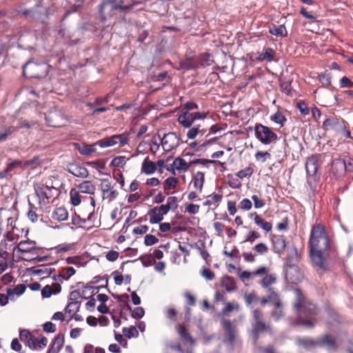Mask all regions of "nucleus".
<instances>
[{"instance_id":"1","label":"nucleus","mask_w":353,"mask_h":353,"mask_svg":"<svg viewBox=\"0 0 353 353\" xmlns=\"http://www.w3.org/2000/svg\"><path fill=\"white\" fill-rule=\"evenodd\" d=\"M310 255L312 263L320 269L326 270L325 261L330 256L329 238L322 225L312 227L309 241Z\"/></svg>"},{"instance_id":"2","label":"nucleus","mask_w":353,"mask_h":353,"mask_svg":"<svg viewBox=\"0 0 353 353\" xmlns=\"http://www.w3.org/2000/svg\"><path fill=\"white\" fill-rule=\"evenodd\" d=\"M296 301L294 303L298 318L296 323L311 328L314 326V316L317 315L315 305L307 301L300 289H295Z\"/></svg>"},{"instance_id":"3","label":"nucleus","mask_w":353,"mask_h":353,"mask_svg":"<svg viewBox=\"0 0 353 353\" xmlns=\"http://www.w3.org/2000/svg\"><path fill=\"white\" fill-rule=\"evenodd\" d=\"M123 0H105L103 1L99 6V12L103 19H105L106 16L111 17L114 14V11H119L121 12H127L134 6L143 3L142 1H133L132 3L128 5H123Z\"/></svg>"},{"instance_id":"4","label":"nucleus","mask_w":353,"mask_h":353,"mask_svg":"<svg viewBox=\"0 0 353 353\" xmlns=\"http://www.w3.org/2000/svg\"><path fill=\"white\" fill-rule=\"evenodd\" d=\"M252 328L249 332V334L254 344L257 343L261 334L267 332L270 335L274 334L272 327L263 321L260 310H254L252 311Z\"/></svg>"},{"instance_id":"5","label":"nucleus","mask_w":353,"mask_h":353,"mask_svg":"<svg viewBox=\"0 0 353 353\" xmlns=\"http://www.w3.org/2000/svg\"><path fill=\"white\" fill-rule=\"evenodd\" d=\"M325 154H314L307 158L305 167L307 174V182L312 186L316 183L319 176H317V170L322 163V157Z\"/></svg>"},{"instance_id":"6","label":"nucleus","mask_w":353,"mask_h":353,"mask_svg":"<svg viewBox=\"0 0 353 353\" xmlns=\"http://www.w3.org/2000/svg\"><path fill=\"white\" fill-rule=\"evenodd\" d=\"M298 253L297 249L295 246L293 248V254L292 255H288V261L289 264L287 265L285 270V276L288 283H296L301 281L302 275L299 272L297 266L294 264H292L294 262L297 261Z\"/></svg>"},{"instance_id":"7","label":"nucleus","mask_w":353,"mask_h":353,"mask_svg":"<svg viewBox=\"0 0 353 353\" xmlns=\"http://www.w3.org/2000/svg\"><path fill=\"white\" fill-rule=\"evenodd\" d=\"M256 138L263 145H269L272 142L278 140V136L270 128L261 123H256L254 126Z\"/></svg>"},{"instance_id":"8","label":"nucleus","mask_w":353,"mask_h":353,"mask_svg":"<svg viewBox=\"0 0 353 353\" xmlns=\"http://www.w3.org/2000/svg\"><path fill=\"white\" fill-rule=\"evenodd\" d=\"M331 157L330 174L336 178L343 176L346 172L345 160L342 159L341 155L337 153L332 154Z\"/></svg>"},{"instance_id":"9","label":"nucleus","mask_w":353,"mask_h":353,"mask_svg":"<svg viewBox=\"0 0 353 353\" xmlns=\"http://www.w3.org/2000/svg\"><path fill=\"white\" fill-rule=\"evenodd\" d=\"M158 137L161 140V145L165 151H170L175 149L180 145V138L175 132H170L164 134L163 137L158 134Z\"/></svg>"},{"instance_id":"10","label":"nucleus","mask_w":353,"mask_h":353,"mask_svg":"<svg viewBox=\"0 0 353 353\" xmlns=\"http://www.w3.org/2000/svg\"><path fill=\"white\" fill-rule=\"evenodd\" d=\"M221 325L224 330L227 332L228 338L224 340L227 342L232 348L235 341L236 336L238 333L236 326L233 325L230 320L223 319L221 321Z\"/></svg>"},{"instance_id":"11","label":"nucleus","mask_w":353,"mask_h":353,"mask_svg":"<svg viewBox=\"0 0 353 353\" xmlns=\"http://www.w3.org/2000/svg\"><path fill=\"white\" fill-rule=\"evenodd\" d=\"M322 127L326 131L330 130H340L341 129H345L344 120L336 117L327 118L323 123Z\"/></svg>"},{"instance_id":"12","label":"nucleus","mask_w":353,"mask_h":353,"mask_svg":"<svg viewBox=\"0 0 353 353\" xmlns=\"http://www.w3.org/2000/svg\"><path fill=\"white\" fill-rule=\"evenodd\" d=\"M81 296V292L79 290L72 291L69 295V300L70 302L65 308V312L71 314L72 312H79L81 306V302L77 299Z\"/></svg>"},{"instance_id":"13","label":"nucleus","mask_w":353,"mask_h":353,"mask_svg":"<svg viewBox=\"0 0 353 353\" xmlns=\"http://www.w3.org/2000/svg\"><path fill=\"white\" fill-rule=\"evenodd\" d=\"M40 67H44L45 71L44 74L47 72V68L48 66L46 65H39L36 63H34L32 61H28L23 66V75L27 77H39L43 75V74H39L38 72H36L39 68Z\"/></svg>"},{"instance_id":"14","label":"nucleus","mask_w":353,"mask_h":353,"mask_svg":"<svg viewBox=\"0 0 353 353\" xmlns=\"http://www.w3.org/2000/svg\"><path fill=\"white\" fill-rule=\"evenodd\" d=\"M269 294L268 296L262 297L261 299V305H265L269 302H271L275 307H283V303L278 294L272 288H268V290Z\"/></svg>"},{"instance_id":"15","label":"nucleus","mask_w":353,"mask_h":353,"mask_svg":"<svg viewBox=\"0 0 353 353\" xmlns=\"http://www.w3.org/2000/svg\"><path fill=\"white\" fill-rule=\"evenodd\" d=\"M65 170L70 174L79 178H87L89 175L87 168L76 163H68Z\"/></svg>"},{"instance_id":"16","label":"nucleus","mask_w":353,"mask_h":353,"mask_svg":"<svg viewBox=\"0 0 353 353\" xmlns=\"http://www.w3.org/2000/svg\"><path fill=\"white\" fill-rule=\"evenodd\" d=\"M29 230H26L25 236L26 240L21 241L17 246L18 251L22 253H32L35 250L36 241L28 238Z\"/></svg>"},{"instance_id":"17","label":"nucleus","mask_w":353,"mask_h":353,"mask_svg":"<svg viewBox=\"0 0 353 353\" xmlns=\"http://www.w3.org/2000/svg\"><path fill=\"white\" fill-rule=\"evenodd\" d=\"M272 241L275 253L281 254L284 252L286 248V241L283 236H274Z\"/></svg>"},{"instance_id":"18","label":"nucleus","mask_w":353,"mask_h":353,"mask_svg":"<svg viewBox=\"0 0 353 353\" xmlns=\"http://www.w3.org/2000/svg\"><path fill=\"white\" fill-rule=\"evenodd\" d=\"M64 344V335L61 333L57 335L47 353H59Z\"/></svg>"},{"instance_id":"19","label":"nucleus","mask_w":353,"mask_h":353,"mask_svg":"<svg viewBox=\"0 0 353 353\" xmlns=\"http://www.w3.org/2000/svg\"><path fill=\"white\" fill-rule=\"evenodd\" d=\"M296 343L298 345L303 346L305 349L310 350L316 346H319V339L314 340L310 337L297 338Z\"/></svg>"},{"instance_id":"20","label":"nucleus","mask_w":353,"mask_h":353,"mask_svg":"<svg viewBox=\"0 0 353 353\" xmlns=\"http://www.w3.org/2000/svg\"><path fill=\"white\" fill-rule=\"evenodd\" d=\"M157 170L156 164L148 157L145 158L141 165V172L150 175L154 173Z\"/></svg>"},{"instance_id":"21","label":"nucleus","mask_w":353,"mask_h":353,"mask_svg":"<svg viewBox=\"0 0 353 353\" xmlns=\"http://www.w3.org/2000/svg\"><path fill=\"white\" fill-rule=\"evenodd\" d=\"M319 346L327 345L330 351L336 350L337 345L335 339L330 337L328 335H325L323 337L319 338Z\"/></svg>"},{"instance_id":"22","label":"nucleus","mask_w":353,"mask_h":353,"mask_svg":"<svg viewBox=\"0 0 353 353\" xmlns=\"http://www.w3.org/2000/svg\"><path fill=\"white\" fill-rule=\"evenodd\" d=\"M192 114L188 111H185L181 114L178 117V122L184 128H189L192 126L193 121Z\"/></svg>"},{"instance_id":"23","label":"nucleus","mask_w":353,"mask_h":353,"mask_svg":"<svg viewBox=\"0 0 353 353\" xmlns=\"http://www.w3.org/2000/svg\"><path fill=\"white\" fill-rule=\"evenodd\" d=\"M180 66L182 69L187 70H196L199 68V63L197 59L188 57L185 60L180 62Z\"/></svg>"},{"instance_id":"24","label":"nucleus","mask_w":353,"mask_h":353,"mask_svg":"<svg viewBox=\"0 0 353 353\" xmlns=\"http://www.w3.org/2000/svg\"><path fill=\"white\" fill-rule=\"evenodd\" d=\"M250 216H254V223L265 232H268L272 230V223L263 219L259 215L256 214V212L252 213Z\"/></svg>"},{"instance_id":"25","label":"nucleus","mask_w":353,"mask_h":353,"mask_svg":"<svg viewBox=\"0 0 353 353\" xmlns=\"http://www.w3.org/2000/svg\"><path fill=\"white\" fill-rule=\"evenodd\" d=\"M221 285L227 292H232L236 290L235 281L232 276H224L221 279Z\"/></svg>"},{"instance_id":"26","label":"nucleus","mask_w":353,"mask_h":353,"mask_svg":"<svg viewBox=\"0 0 353 353\" xmlns=\"http://www.w3.org/2000/svg\"><path fill=\"white\" fill-rule=\"evenodd\" d=\"M269 32L272 35L276 37H285L288 35V32L284 25L277 26L273 24L270 27Z\"/></svg>"},{"instance_id":"27","label":"nucleus","mask_w":353,"mask_h":353,"mask_svg":"<svg viewBox=\"0 0 353 353\" xmlns=\"http://www.w3.org/2000/svg\"><path fill=\"white\" fill-rule=\"evenodd\" d=\"M147 214L150 216V223L151 224L160 223L163 219V216L158 212L157 207L150 209Z\"/></svg>"},{"instance_id":"28","label":"nucleus","mask_w":353,"mask_h":353,"mask_svg":"<svg viewBox=\"0 0 353 353\" xmlns=\"http://www.w3.org/2000/svg\"><path fill=\"white\" fill-rule=\"evenodd\" d=\"M52 217L58 221H63L68 219V213L65 208H57L52 213Z\"/></svg>"},{"instance_id":"29","label":"nucleus","mask_w":353,"mask_h":353,"mask_svg":"<svg viewBox=\"0 0 353 353\" xmlns=\"http://www.w3.org/2000/svg\"><path fill=\"white\" fill-rule=\"evenodd\" d=\"M176 330L178 332V334L179 336L183 339L185 340L188 342H190L191 344H193L194 343V341L193 340L192 337L190 334L188 330L186 329V327L181 325L178 324L176 325Z\"/></svg>"},{"instance_id":"30","label":"nucleus","mask_w":353,"mask_h":353,"mask_svg":"<svg viewBox=\"0 0 353 353\" xmlns=\"http://www.w3.org/2000/svg\"><path fill=\"white\" fill-rule=\"evenodd\" d=\"M54 269L45 267L44 268L41 269H35L34 267L27 268L26 272L30 274H34V275H43L46 274L47 276H49L53 271H54Z\"/></svg>"},{"instance_id":"31","label":"nucleus","mask_w":353,"mask_h":353,"mask_svg":"<svg viewBox=\"0 0 353 353\" xmlns=\"http://www.w3.org/2000/svg\"><path fill=\"white\" fill-rule=\"evenodd\" d=\"M197 60L199 63V67L203 68L210 66L214 63L211 54L208 52L201 54Z\"/></svg>"},{"instance_id":"32","label":"nucleus","mask_w":353,"mask_h":353,"mask_svg":"<svg viewBox=\"0 0 353 353\" xmlns=\"http://www.w3.org/2000/svg\"><path fill=\"white\" fill-rule=\"evenodd\" d=\"M78 188L81 192L90 194H94L96 189L95 185L90 181H83L79 185Z\"/></svg>"},{"instance_id":"33","label":"nucleus","mask_w":353,"mask_h":353,"mask_svg":"<svg viewBox=\"0 0 353 353\" xmlns=\"http://www.w3.org/2000/svg\"><path fill=\"white\" fill-rule=\"evenodd\" d=\"M275 51L271 48H264L263 52L259 55V60L271 62L274 59Z\"/></svg>"},{"instance_id":"34","label":"nucleus","mask_w":353,"mask_h":353,"mask_svg":"<svg viewBox=\"0 0 353 353\" xmlns=\"http://www.w3.org/2000/svg\"><path fill=\"white\" fill-rule=\"evenodd\" d=\"M205 181L204 173L202 172H197L193 178L194 187L199 189L201 192Z\"/></svg>"},{"instance_id":"35","label":"nucleus","mask_w":353,"mask_h":353,"mask_svg":"<svg viewBox=\"0 0 353 353\" xmlns=\"http://www.w3.org/2000/svg\"><path fill=\"white\" fill-rule=\"evenodd\" d=\"M26 290V286L25 284H19L17 285L14 290H12L10 288L7 289V294L10 297V299L12 300V297L14 296V294H17V296L22 295Z\"/></svg>"},{"instance_id":"36","label":"nucleus","mask_w":353,"mask_h":353,"mask_svg":"<svg viewBox=\"0 0 353 353\" xmlns=\"http://www.w3.org/2000/svg\"><path fill=\"white\" fill-rule=\"evenodd\" d=\"M117 137H119V136H112L110 138L104 139L99 140L95 143V144H98L101 148H107L114 145L117 143V141L116 140Z\"/></svg>"},{"instance_id":"37","label":"nucleus","mask_w":353,"mask_h":353,"mask_svg":"<svg viewBox=\"0 0 353 353\" xmlns=\"http://www.w3.org/2000/svg\"><path fill=\"white\" fill-rule=\"evenodd\" d=\"M174 165L177 170L187 171L191 164H188L186 161L180 157H177L174 161Z\"/></svg>"},{"instance_id":"38","label":"nucleus","mask_w":353,"mask_h":353,"mask_svg":"<svg viewBox=\"0 0 353 353\" xmlns=\"http://www.w3.org/2000/svg\"><path fill=\"white\" fill-rule=\"evenodd\" d=\"M122 332L127 339L137 338L139 336V332L134 326L123 327Z\"/></svg>"},{"instance_id":"39","label":"nucleus","mask_w":353,"mask_h":353,"mask_svg":"<svg viewBox=\"0 0 353 353\" xmlns=\"http://www.w3.org/2000/svg\"><path fill=\"white\" fill-rule=\"evenodd\" d=\"M179 180L177 178L173 176L168 177V179H165L164 182V190L167 191L170 189L174 188L176 186Z\"/></svg>"},{"instance_id":"40","label":"nucleus","mask_w":353,"mask_h":353,"mask_svg":"<svg viewBox=\"0 0 353 353\" xmlns=\"http://www.w3.org/2000/svg\"><path fill=\"white\" fill-rule=\"evenodd\" d=\"M58 113L57 112H50L45 115V119L47 122V124L51 127H57L59 126L58 123L54 121V118L58 117Z\"/></svg>"},{"instance_id":"41","label":"nucleus","mask_w":353,"mask_h":353,"mask_svg":"<svg viewBox=\"0 0 353 353\" xmlns=\"http://www.w3.org/2000/svg\"><path fill=\"white\" fill-rule=\"evenodd\" d=\"M208 197L210 199L206 200L203 203V205H205V206H209L214 203L221 202L222 200L223 196H222V194H212L211 195H209Z\"/></svg>"},{"instance_id":"42","label":"nucleus","mask_w":353,"mask_h":353,"mask_svg":"<svg viewBox=\"0 0 353 353\" xmlns=\"http://www.w3.org/2000/svg\"><path fill=\"white\" fill-rule=\"evenodd\" d=\"M144 267H148L155 262V260L151 254H146L141 256L139 259Z\"/></svg>"},{"instance_id":"43","label":"nucleus","mask_w":353,"mask_h":353,"mask_svg":"<svg viewBox=\"0 0 353 353\" xmlns=\"http://www.w3.org/2000/svg\"><path fill=\"white\" fill-rule=\"evenodd\" d=\"M270 119L274 123L281 125V126H283L284 123L287 120L280 111H277L276 113L272 115Z\"/></svg>"},{"instance_id":"44","label":"nucleus","mask_w":353,"mask_h":353,"mask_svg":"<svg viewBox=\"0 0 353 353\" xmlns=\"http://www.w3.org/2000/svg\"><path fill=\"white\" fill-rule=\"evenodd\" d=\"M70 196L71 204L74 206H77L81 203V196L79 192L74 188L70 192Z\"/></svg>"},{"instance_id":"45","label":"nucleus","mask_w":353,"mask_h":353,"mask_svg":"<svg viewBox=\"0 0 353 353\" xmlns=\"http://www.w3.org/2000/svg\"><path fill=\"white\" fill-rule=\"evenodd\" d=\"M74 147L81 155L89 156L88 145L86 143H74Z\"/></svg>"},{"instance_id":"46","label":"nucleus","mask_w":353,"mask_h":353,"mask_svg":"<svg viewBox=\"0 0 353 353\" xmlns=\"http://www.w3.org/2000/svg\"><path fill=\"white\" fill-rule=\"evenodd\" d=\"M111 183L110 181H109V179H101V184H100V188H101V190L103 192V199H105V196H104V194L105 193H108L110 192V189H111Z\"/></svg>"},{"instance_id":"47","label":"nucleus","mask_w":353,"mask_h":353,"mask_svg":"<svg viewBox=\"0 0 353 353\" xmlns=\"http://www.w3.org/2000/svg\"><path fill=\"white\" fill-rule=\"evenodd\" d=\"M45 188H46V190L48 192L44 191V190H43L42 188H40L39 192L37 190H35L36 194L39 197L42 196L43 199H49L50 198H51L52 196V195L50 194V191L52 189H54V187L53 186L49 187L48 185H46Z\"/></svg>"},{"instance_id":"48","label":"nucleus","mask_w":353,"mask_h":353,"mask_svg":"<svg viewBox=\"0 0 353 353\" xmlns=\"http://www.w3.org/2000/svg\"><path fill=\"white\" fill-rule=\"evenodd\" d=\"M166 318L170 321L175 322L177 319V311L172 307H168L165 309Z\"/></svg>"},{"instance_id":"49","label":"nucleus","mask_w":353,"mask_h":353,"mask_svg":"<svg viewBox=\"0 0 353 353\" xmlns=\"http://www.w3.org/2000/svg\"><path fill=\"white\" fill-rule=\"evenodd\" d=\"M14 132V128L12 126H10L4 128L0 132V142L5 141L8 136L12 134Z\"/></svg>"},{"instance_id":"50","label":"nucleus","mask_w":353,"mask_h":353,"mask_svg":"<svg viewBox=\"0 0 353 353\" xmlns=\"http://www.w3.org/2000/svg\"><path fill=\"white\" fill-rule=\"evenodd\" d=\"M280 88L281 90L285 93L288 96H292V87H291V81H281L280 82Z\"/></svg>"},{"instance_id":"51","label":"nucleus","mask_w":353,"mask_h":353,"mask_svg":"<svg viewBox=\"0 0 353 353\" xmlns=\"http://www.w3.org/2000/svg\"><path fill=\"white\" fill-rule=\"evenodd\" d=\"M199 127H200L199 125H197V126L190 128L188 130V132L187 133V137L189 139H194L199 133H202V134L205 133V131L203 130H200Z\"/></svg>"},{"instance_id":"52","label":"nucleus","mask_w":353,"mask_h":353,"mask_svg":"<svg viewBox=\"0 0 353 353\" xmlns=\"http://www.w3.org/2000/svg\"><path fill=\"white\" fill-rule=\"evenodd\" d=\"M126 160L125 157H114L110 163V165L113 167H123L125 165Z\"/></svg>"},{"instance_id":"53","label":"nucleus","mask_w":353,"mask_h":353,"mask_svg":"<svg viewBox=\"0 0 353 353\" xmlns=\"http://www.w3.org/2000/svg\"><path fill=\"white\" fill-rule=\"evenodd\" d=\"M270 315L274 319V321H279L284 316L283 307H275V310H274L271 312Z\"/></svg>"},{"instance_id":"54","label":"nucleus","mask_w":353,"mask_h":353,"mask_svg":"<svg viewBox=\"0 0 353 353\" xmlns=\"http://www.w3.org/2000/svg\"><path fill=\"white\" fill-rule=\"evenodd\" d=\"M28 205L30 210L28 212V217L32 223H35L36 221H37L38 219L37 213L35 212V211H34L35 207L30 201H28Z\"/></svg>"},{"instance_id":"55","label":"nucleus","mask_w":353,"mask_h":353,"mask_svg":"<svg viewBox=\"0 0 353 353\" xmlns=\"http://www.w3.org/2000/svg\"><path fill=\"white\" fill-rule=\"evenodd\" d=\"M8 161L9 162L8 163L6 167L8 168V170L10 172L13 171L17 168L23 166V161H21V160H11V159H8Z\"/></svg>"},{"instance_id":"56","label":"nucleus","mask_w":353,"mask_h":353,"mask_svg":"<svg viewBox=\"0 0 353 353\" xmlns=\"http://www.w3.org/2000/svg\"><path fill=\"white\" fill-rule=\"evenodd\" d=\"M271 154L268 152L258 151L255 154V159L256 161L265 162L267 159H270Z\"/></svg>"},{"instance_id":"57","label":"nucleus","mask_w":353,"mask_h":353,"mask_svg":"<svg viewBox=\"0 0 353 353\" xmlns=\"http://www.w3.org/2000/svg\"><path fill=\"white\" fill-rule=\"evenodd\" d=\"M276 281L275 276L273 275H266L261 281V284L263 288H268Z\"/></svg>"},{"instance_id":"58","label":"nucleus","mask_w":353,"mask_h":353,"mask_svg":"<svg viewBox=\"0 0 353 353\" xmlns=\"http://www.w3.org/2000/svg\"><path fill=\"white\" fill-rule=\"evenodd\" d=\"M74 248V246L71 244H60L54 247L57 254L68 252Z\"/></svg>"},{"instance_id":"59","label":"nucleus","mask_w":353,"mask_h":353,"mask_svg":"<svg viewBox=\"0 0 353 353\" xmlns=\"http://www.w3.org/2000/svg\"><path fill=\"white\" fill-rule=\"evenodd\" d=\"M201 274L207 281H212L214 278V272L210 269L206 268L205 267H203L202 270L201 271Z\"/></svg>"},{"instance_id":"60","label":"nucleus","mask_w":353,"mask_h":353,"mask_svg":"<svg viewBox=\"0 0 353 353\" xmlns=\"http://www.w3.org/2000/svg\"><path fill=\"white\" fill-rule=\"evenodd\" d=\"M94 295H95V293L93 291L92 292V295L90 296H89L88 299H89V301L85 303L86 310L88 311H90V312H92L94 310V307H95V304H96V301H95V299L94 298Z\"/></svg>"},{"instance_id":"61","label":"nucleus","mask_w":353,"mask_h":353,"mask_svg":"<svg viewBox=\"0 0 353 353\" xmlns=\"http://www.w3.org/2000/svg\"><path fill=\"white\" fill-rule=\"evenodd\" d=\"M86 164L88 165H91L97 170H103L105 169V162L101 159L94 161H88L86 162Z\"/></svg>"},{"instance_id":"62","label":"nucleus","mask_w":353,"mask_h":353,"mask_svg":"<svg viewBox=\"0 0 353 353\" xmlns=\"http://www.w3.org/2000/svg\"><path fill=\"white\" fill-rule=\"evenodd\" d=\"M159 241V239L154 235L146 234L144 239V244L146 246H151Z\"/></svg>"},{"instance_id":"63","label":"nucleus","mask_w":353,"mask_h":353,"mask_svg":"<svg viewBox=\"0 0 353 353\" xmlns=\"http://www.w3.org/2000/svg\"><path fill=\"white\" fill-rule=\"evenodd\" d=\"M253 172V170L252 168H250V167H247L246 168L243 169V170H241L240 171H239L236 175L240 178V179H243L246 176H250L252 175Z\"/></svg>"},{"instance_id":"64","label":"nucleus","mask_w":353,"mask_h":353,"mask_svg":"<svg viewBox=\"0 0 353 353\" xmlns=\"http://www.w3.org/2000/svg\"><path fill=\"white\" fill-rule=\"evenodd\" d=\"M257 350L261 353H276L274 347L272 345H268L267 347L259 346Z\"/></svg>"}]
</instances>
